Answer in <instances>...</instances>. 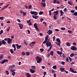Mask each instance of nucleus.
I'll use <instances>...</instances> for the list:
<instances>
[{
  "instance_id": "obj_1",
  "label": "nucleus",
  "mask_w": 77,
  "mask_h": 77,
  "mask_svg": "<svg viewBox=\"0 0 77 77\" xmlns=\"http://www.w3.org/2000/svg\"><path fill=\"white\" fill-rule=\"evenodd\" d=\"M35 59L37 61L38 63H40L42 61V58L39 56H37L35 57Z\"/></svg>"
},
{
  "instance_id": "obj_2",
  "label": "nucleus",
  "mask_w": 77,
  "mask_h": 77,
  "mask_svg": "<svg viewBox=\"0 0 77 77\" xmlns=\"http://www.w3.org/2000/svg\"><path fill=\"white\" fill-rule=\"evenodd\" d=\"M50 38L48 39V41L46 42V45L47 46V47H50L51 45V42H49L50 41Z\"/></svg>"
},
{
  "instance_id": "obj_3",
  "label": "nucleus",
  "mask_w": 77,
  "mask_h": 77,
  "mask_svg": "<svg viewBox=\"0 0 77 77\" xmlns=\"http://www.w3.org/2000/svg\"><path fill=\"white\" fill-rule=\"evenodd\" d=\"M13 40V39H11L10 38H8V43L9 44H11L12 43V40Z\"/></svg>"
},
{
  "instance_id": "obj_4",
  "label": "nucleus",
  "mask_w": 77,
  "mask_h": 77,
  "mask_svg": "<svg viewBox=\"0 0 77 77\" xmlns=\"http://www.w3.org/2000/svg\"><path fill=\"white\" fill-rule=\"evenodd\" d=\"M70 49L72 50V51H75L77 50V48L74 46H72L71 48H70Z\"/></svg>"
},
{
  "instance_id": "obj_5",
  "label": "nucleus",
  "mask_w": 77,
  "mask_h": 77,
  "mask_svg": "<svg viewBox=\"0 0 77 77\" xmlns=\"http://www.w3.org/2000/svg\"><path fill=\"white\" fill-rule=\"evenodd\" d=\"M37 23H34V26L35 29L37 30H38V26H37Z\"/></svg>"
},
{
  "instance_id": "obj_6",
  "label": "nucleus",
  "mask_w": 77,
  "mask_h": 77,
  "mask_svg": "<svg viewBox=\"0 0 77 77\" xmlns=\"http://www.w3.org/2000/svg\"><path fill=\"white\" fill-rule=\"evenodd\" d=\"M8 60L7 59L2 60L1 62V63L4 64L5 62H8Z\"/></svg>"
},
{
  "instance_id": "obj_7",
  "label": "nucleus",
  "mask_w": 77,
  "mask_h": 77,
  "mask_svg": "<svg viewBox=\"0 0 77 77\" xmlns=\"http://www.w3.org/2000/svg\"><path fill=\"white\" fill-rule=\"evenodd\" d=\"M18 25H19V26L20 27V29H23V25L22 24H21L20 23H18Z\"/></svg>"
},
{
  "instance_id": "obj_8",
  "label": "nucleus",
  "mask_w": 77,
  "mask_h": 77,
  "mask_svg": "<svg viewBox=\"0 0 77 77\" xmlns=\"http://www.w3.org/2000/svg\"><path fill=\"white\" fill-rule=\"evenodd\" d=\"M52 32H53L52 31L50 30H48V31L47 32V33H48V34L49 35H50L51 34Z\"/></svg>"
},
{
  "instance_id": "obj_9",
  "label": "nucleus",
  "mask_w": 77,
  "mask_h": 77,
  "mask_svg": "<svg viewBox=\"0 0 77 77\" xmlns=\"http://www.w3.org/2000/svg\"><path fill=\"white\" fill-rule=\"evenodd\" d=\"M48 38L46 37L45 38V40L43 42V44H45V43H46L48 41Z\"/></svg>"
},
{
  "instance_id": "obj_10",
  "label": "nucleus",
  "mask_w": 77,
  "mask_h": 77,
  "mask_svg": "<svg viewBox=\"0 0 77 77\" xmlns=\"http://www.w3.org/2000/svg\"><path fill=\"white\" fill-rule=\"evenodd\" d=\"M30 72H31V73H34L35 72V70H34L33 69H30Z\"/></svg>"
},
{
  "instance_id": "obj_11",
  "label": "nucleus",
  "mask_w": 77,
  "mask_h": 77,
  "mask_svg": "<svg viewBox=\"0 0 77 77\" xmlns=\"http://www.w3.org/2000/svg\"><path fill=\"white\" fill-rule=\"evenodd\" d=\"M58 11H55V12L54 13V15H58Z\"/></svg>"
},
{
  "instance_id": "obj_12",
  "label": "nucleus",
  "mask_w": 77,
  "mask_h": 77,
  "mask_svg": "<svg viewBox=\"0 0 77 77\" xmlns=\"http://www.w3.org/2000/svg\"><path fill=\"white\" fill-rule=\"evenodd\" d=\"M27 77H31V75L28 73H26Z\"/></svg>"
},
{
  "instance_id": "obj_13",
  "label": "nucleus",
  "mask_w": 77,
  "mask_h": 77,
  "mask_svg": "<svg viewBox=\"0 0 77 77\" xmlns=\"http://www.w3.org/2000/svg\"><path fill=\"white\" fill-rule=\"evenodd\" d=\"M60 16H62L64 14V12H63L62 10H60Z\"/></svg>"
},
{
  "instance_id": "obj_14",
  "label": "nucleus",
  "mask_w": 77,
  "mask_h": 77,
  "mask_svg": "<svg viewBox=\"0 0 77 77\" xmlns=\"http://www.w3.org/2000/svg\"><path fill=\"white\" fill-rule=\"evenodd\" d=\"M70 71L73 73H75V71L72 68H70Z\"/></svg>"
},
{
  "instance_id": "obj_15",
  "label": "nucleus",
  "mask_w": 77,
  "mask_h": 77,
  "mask_svg": "<svg viewBox=\"0 0 77 77\" xmlns=\"http://www.w3.org/2000/svg\"><path fill=\"white\" fill-rule=\"evenodd\" d=\"M60 69L61 72H63L64 70H65V68H63V67H62Z\"/></svg>"
},
{
  "instance_id": "obj_16",
  "label": "nucleus",
  "mask_w": 77,
  "mask_h": 77,
  "mask_svg": "<svg viewBox=\"0 0 77 77\" xmlns=\"http://www.w3.org/2000/svg\"><path fill=\"white\" fill-rule=\"evenodd\" d=\"M2 44H3V45H5V44H6V42L4 40H2Z\"/></svg>"
},
{
  "instance_id": "obj_17",
  "label": "nucleus",
  "mask_w": 77,
  "mask_h": 77,
  "mask_svg": "<svg viewBox=\"0 0 77 77\" xmlns=\"http://www.w3.org/2000/svg\"><path fill=\"white\" fill-rule=\"evenodd\" d=\"M9 4H8L7 5L3 7V8H2V9H5V8H7V7L9 6Z\"/></svg>"
},
{
  "instance_id": "obj_18",
  "label": "nucleus",
  "mask_w": 77,
  "mask_h": 77,
  "mask_svg": "<svg viewBox=\"0 0 77 77\" xmlns=\"http://www.w3.org/2000/svg\"><path fill=\"white\" fill-rule=\"evenodd\" d=\"M57 41L58 42V43H61V41H60V39L59 38H58L57 39Z\"/></svg>"
},
{
  "instance_id": "obj_19",
  "label": "nucleus",
  "mask_w": 77,
  "mask_h": 77,
  "mask_svg": "<svg viewBox=\"0 0 77 77\" xmlns=\"http://www.w3.org/2000/svg\"><path fill=\"white\" fill-rule=\"evenodd\" d=\"M31 68L33 69V70H35L36 69V66H31Z\"/></svg>"
},
{
  "instance_id": "obj_20",
  "label": "nucleus",
  "mask_w": 77,
  "mask_h": 77,
  "mask_svg": "<svg viewBox=\"0 0 77 77\" xmlns=\"http://www.w3.org/2000/svg\"><path fill=\"white\" fill-rule=\"evenodd\" d=\"M55 44H57V45H58V46H59L60 47V44L58 42H56L55 43Z\"/></svg>"
},
{
  "instance_id": "obj_21",
  "label": "nucleus",
  "mask_w": 77,
  "mask_h": 77,
  "mask_svg": "<svg viewBox=\"0 0 77 77\" xmlns=\"http://www.w3.org/2000/svg\"><path fill=\"white\" fill-rule=\"evenodd\" d=\"M41 5H42V6L43 7H45V6H46V5H45V4L44 3V4H43L42 2L41 3Z\"/></svg>"
},
{
  "instance_id": "obj_22",
  "label": "nucleus",
  "mask_w": 77,
  "mask_h": 77,
  "mask_svg": "<svg viewBox=\"0 0 77 77\" xmlns=\"http://www.w3.org/2000/svg\"><path fill=\"white\" fill-rule=\"evenodd\" d=\"M57 53L58 54H59V55H62V52H60V51H57Z\"/></svg>"
},
{
  "instance_id": "obj_23",
  "label": "nucleus",
  "mask_w": 77,
  "mask_h": 77,
  "mask_svg": "<svg viewBox=\"0 0 77 77\" xmlns=\"http://www.w3.org/2000/svg\"><path fill=\"white\" fill-rule=\"evenodd\" d=\"M66 45L67 46H70V45L69 43V42H66Z\"/></svg>"
},
{
  "instance_id": "obj_24",
  "label": "nucleus",
  "mask_w": 77,
  "mask_h": 77,
  "mask_svg": "<svg viewBox=\"0 0 77 77\" xmlns=\"http://www.w3.org/2000/svg\"><path fill=\"white\" fill-rule=\"evenodd\" d=\"M33 14H34V15H37L38 14V13H37L36 11H33Z\"/></svg>"
},
{
  "instance_id": "obj_25",
  "label": "nucleus",
  "mask_w": 77,
  "mask_h": 77,
  "mask_svg": "<svg viewBox=\"0 0 77 77\" xmlns=\"http://www.w3.org/2000/svg\"><path fill=\"white\" fill-rule=\"evenodd\" d=\"M50 54L52 56H53L54 55V52L53 51H52L51 52Z\"/></svg>"
},
{
  "instance_id": "obj_26",
  "label": "nucleus",
  "mask_w": 77,
  "mask_h": 77,
  "mask_svg": "<svg viewBox=\"0 0 77 77\" xmlns=\"http://www.w3.org/2000/svg\"><path fill=\"white\" fill-rule=\"evenodd\" d=\"M10 71L11 72H14V71H15V69H10Z\"/></svg>"
},
{
  "instance_id": "obj_27",
  "label": "nucleus",
  "mask_w": 77,
  "mask_h": 77,
  "mask_svg": "<svg viewBox=\"0 0 77 77\" xmlns=\"http://www.w3.org/2000/svg\"><path fill=\"white\" fill-rule=\"evenodd\" d=\"M56 15H54V19L55 20H56L57 19V17Z\"/></svg>"
},
{
  "instance_id": "obj_28",
  "label": "nucleus",
  "mask_w": 77,
  "mask_h": 77,
  "mask_svg": "<svg viewBox=\"0 0 77 77\" xmlns=\"http://www.w3.org/2000/svg\"><path fill=\"white\" fill-rule=\"evenodd\" d=\"M26 54L27 56H29L30 55V53L29 52H26Z\"/></svg>"
},
{
  "instance_id": "obj_29",
  "label": "nucleus",
  "mask_w": 77,
  "mask_h": 77,
  "mask_svg": "<svg viewBox=\"0 0 77 77\" xmlns=\"http://www.w3.org/2000/svg\"><path fill=\"white\" fill-rule=\"evenodd\" d=\"M43 11H40L39 13V15H42L43 14Z\"/></svg>"
},
{
  "instance_id": "obj_30",
  "label": "nucleus",
  "mask_w": 77,
  "mask_h": 77,
  "mask_svg": "<svg viewBox=\"0 0 77 77\" xmlns=\"http://www.w3.org/2000/svg\"><path fill=\"white\" fill-rule=\"evenodd\" d=\"M5 73L7 75H9V71L7 70L5 71Z\"/></svg>"
},
{
  "instance_id": "obj_31",
  "label": "nucleus",
  "mask_w": 77,
  "mask_h": 77,
  "mask_svg": "<svg viewBox=\"0 0 77 77\" xmlns=\"http://www.w3.org/2000/svg\"><path fill=\"white\" fill-rule=\"evenodd\" d=\"M53 68L54 69H57V66H54L53 67Z\"/></svg>"
},
{
  "instance_id": "obj_32",
  "label": "nucleus",
  "mask_w": 77,
  "mask_h": 77,
  "mask_svg": "<svg viewBox=\"0 0 77 77\" xmlns=\"http://www.w3.org/2000/svg\"><path fill=\"white\" fill-rule=\"evenodd\" d=\"M61 29L62 30H65L66 29V28L64 27H62L61 28Z\"/></svg>"
},
{
  "instance_id": "obj_33",
  "label": "nucleus",
  "mask_w": 77,
  "mask_h": 77,
  "mask_svg": "<svg viewBox=\"0 0 77 77\" xmlns=\"http://www.w3.org/2000/svg\"><path fill=\"white\" fill-rule=\"evenodd\" d=\"M29 46H30L31 47H32L33 46V45L32 43H30V44H29Z\"/></svg>"
},
{
  "instance_id": "obj_34",
  "label": "nucleus",
  "mask_w": 77,
  "mask_h": 77,
  "mask_svg": "<svg viewBox=\"0 0 77 77\" xmlns=\"http://www.w3.org/2000/svg\"><path fill=\"white\" fill-rule=\"evenodd\" d=\"M73 15H75V16H77V12H75L73 13Z\"/></svg>"
},
{
  "instance_id": "obj_35",
  "label": "nucleus",
  "mask_w": 77,
  "mask_h": 77,
  "mask_svg": "<svg viewBox=\"0 0 77 77\" xmlns=\"http://www.w3.org/2000/svg\"><path fill=\"white\" fill-rule=\"evenodd\" d=\"M22 54L23 55H25V52L24 51L22 52Z\"/></svg>"
},
{
  "instance_id": "obj_36",
  "label": "nucleus",
  "mask_w": 77,
  "mask_h": 77,
  "mask_svg": "<svg viewBox=\"0 0 77 77\" xmlns=\"http://www.w3.org/2000/svg\"><path fill=\"white\" fill-rule=\"evenodd\" d=\"M61 63L62 64V65H65V62H64L63 61H62V62H61Z\"/></svg>"
},
{
  "instance_id": "obj_37",
  "label": "nucleus",
  "mask_w": 77,
  "mask_h": 77,
  "mask_svg": "<svg viewBox=\"0 0 77 77\" xmlns=\"http://www.w3.org/2000/svg\"><path fill=\"white\" fill-rule=\"evenodd\" d=\"M68 4H69L70 5H72V2H68Z\"/></svg>"
},
{
  "instance_id": "obj_38",
  "label": "nucleus",
  "mask_w": 77,
  "mask_h": 77,
  "mask_svg": "<svg viewBox=\"0 0 77 77\" xmlns=\"http://www.w3.org/2000/svg\"><path fill=\"white\" fill-rule=\"evenodd\" d=\"M68 58L69 59V60L70 61H72V59L71 57H70L69 56L68 57Z\"/></svg>"
},
{
  "instance_id": "obj_39",
  "label": "nucleus",
  "mask_w": 77,
  "mask_h": 77,
  "mask_svg": "<svg viewBox=\"0 0 77 77\" xmlns=\"http://www.w3.org/2000/svg\"><path fill=\"white\" fill-rule=\"evenodd\" d=\"M21 47V46H19V45H18V46L17 47V48L18 49H20Z\"/></svg>"
},
{
  "instance_id": "obj_40",
  "label": "nucleus",
  "mask_w": 77,
  "mask_h": 77,
  "mask_svg": "<svg viewBox=\"0 0 77 77\" xmlns=\"http://www.w3.org/2000/svg\"><path fill=\"white\" fill-rule=\"evenodd\" d=\"M23 15L24 16H25V15H26V13L25 12H23Z\"/></svg>"
},
{
  "instance_id": "obj_41",
  "label": "nucleus",
  "mask_w": 77,
  "mask_h": 77,
  "mask_svg": "<svg viewBox=\"0 0 77 77\" xmlns=\"http://www.w3.org/2000/svg\"><path fill=\"white\" fill-rule=\"evenodd\" d=\"M74 54L72 53L70 54V56L71 57H72L74 56Z\"/></svg>"
},
{
  "instance_id": "obj_42",
  "label": "nucleus",
  "mask_w": 77,
  "mask_h": 77,
  "mask_svg": "<svg viewBox=\"0 0 77 77\" xmlns=\"http://www.w3.org/2000/svg\"><path fill=\"white\" fill-rule=\"evenodd\" d=\"M72 44H73V45L74 46H76V43L75 42H73Z\"/></svg>"
},
{
  "instance_id": "obj_43",
  "label": "nucleus",
  "mask_w": 77,
  "mask_h": 77,
  "mask_svg": "<svg viewBox=\"0 0 77 77\" xmlns=\"http://www.w3.org/2000/svg\"><path fill=\"white\" fill-rule=\"evenodd\" d=\"M24 44H25V45H28L27 43L26 42H25V41L24 40Z\"/></svg>"
},
{
  "instance_id": "obj_44",
  "label": "nucleus",
  "mask_w": 77,
  "mask_h": 77,
  "mask_svg": "<svg viewBox=\"0 0 77 77\" xmlns=\"http://www.w3.org/2000/svg\"><path fill=\"white\" fill-rule=\"evenodd\" d=\"M32 6L31 5H29V7L28 8V9H31V8H32Z\"/></svg>"
},
{
  "instance_id": "obj_45",
  "label": "nucleus",
  "mask_w": 77,
  "mask_h": 77,
  "mask_svg": "<svg viewBox=\"0 0 77 77\" xmlns=\"http://www.w3.org/2000/svg\"><path fill=\"white\" fill-rule=\"evenodd\" d=\"M10 51L11 53L12 54H13V52H14V51H13L12 49L10 50Z\"/></svg>"
},
{
  "instance_id": "obj_46",
  "label": "nucleus",
  "mask_w": 77,
  "mask_h": 77,
  "mask_svg": "<svg viewBox=\"0 0 77 77\" xmlns=\"http://www.w3.org/2000/svg\"><path fill=\"white\" fill-rule=\"evenodd\" d=\"M3 55H2L0 56V59H2L3 57Z\"/></svg>"
},
{
  "instance_id": "obj_47",
  "label": "nucleus",
  "mask_w": 77,
  "mask_h": 77,
  "mask_svg": "<svg viewBox=\"0 0 77 77\" xmlns=\"http://www.w3.org/2000/svg\"><path fill=\"white\" fill-rule=\"evenodd\" d=\"M12 47L13 48H16L15 45H14V44H13L12 45Z\"/></svg>"
},
{
  "instance_id": "obj_48",
  "label": "nucleus",
  "mask_w": 77,
  "mask_h": 77,
  "mask_svg": "<svg viewBox=\"0 0 77 77\" xmlns=\"http://www.w3.org/2000/svg\"><path fill=\"white\" fill-rule=\"evenodd\" d=\"M4 19V17H0V19L2 20H3Z\"/></svg>"
},
{
  "instance_id": "obj_49",
  "label": "nucleus",
  "mask_w": 77,
  "mask_h": 77,
  "mask_svg": "<svg viewBox=\"0 0 77 77\" xmlns=\"http://www.w3.org/2000/svg\"><path fill=\"white\" fill-rule=\"evenodd\" d=\"M68 32H69V33H71L72 32L71 31L69 30H68Z\"/></svg>"
},
{
  "instance_id": "obj_50",
  "label": "nucleus",
  "mask_w": 77,
  "mask_h": 77,
  "mask_svg": "<svg viewBox=\"0 0 77 77\" xmlns=\"http://www.w3.org/2000/svg\"><path fill=\"white\" fill-rule=\"evenodd\" d=\"M15 72H13V73H12V75L14 76H15Z\"/></svg>"
},
{
  "instance_id": "obj_51",
  "label": "nucleus",
  "mask_w": 77,
  "mask_h": 77,
  "mask_svg": "<svg viewBox=\"0 0 77 77\" xmlns=\"http://www.w3.org/2000/svg\"><path fill=\"white\" fill-rule=\"evenodd\" d=\"M10 27H8V28H7V31L8 32L9 31V30L10 29Z\"/></svg>"
},
{
  "instance_id": "obj_52",
  "label": "nucleus",
  "mask_w": 77,
  "mask_h": 77,
  "mask_svg": "<svg viewBox=\"0 0 77 77\" xmlns=\"http://www.w3.org/2000/svg\"><path fill=\"white\" fill-rule=\"evenodd\" d=\"M52 72L53 74H54L55 72V71L54 70L52 69Z\"/></svg>"
},
{
  "instance_id": "obj_53",
  "label": "nucleus",
  "mask_w": 77,
  "mask_h": 77,
  "mask_svg": "<svg viewBox=\"0 0 77 77\" xmlns=\"http://www.w3.org/2000/svg\"><path fill=\"white\" fill-rule=\"evenodd\" d=\"M2 45V41H0V47Z\"/></svg>"
},
{
  "instance_id": "obj_54",
  "label": "nucleus",
  "mask_w": 77,
  "mask_h": 77,
  "mask_svg": "<svg viewBox=\"0 0 77 77\" xmlns=\"http://www.w3.org/2000/svg\"><path fill=\"white\" fill-rule=\"evenodd\" d=\"M66 61H67V62H69V61L68 57H66Z\"/></svg>"
},
{
  "instance_id": "obj_55",
  "label": "nucleus",
  "mask_w": 77,
  "mask_h": 77,
  "mask_svg": "<svg viewBox=\"0 0 77 77\" xmlns=\"http://www.w3.org/2000/svg\"><path fill=\"white\" fill-rule=\"evenodd\" d=\"M60 50H61V52L62 53V51H63V49H62V48H60Z\"/></svg>"
},
{
  "instance_id": "obj_56",
  "label": "nucleus",
  "mask_w": 77,
  "mask_h": 77,
  "mask_svg": "<svg viewBox=\"0 0 77 77\" xmlns=\"http://www.w3.org/2000/svg\"><path fill=\"white\" fill-rule=\"evenodd\" d=\"M40 51L41 52H43L44 51V49L43 48H41L40 49Z\"/></svg>"
},
{
  "instance_id": "obj_57",
  "label": "nucleus",
  "mask_w": 77,
  "mask_h": 77,
  "mask_svg": "<svg viewBox=\"0 0 77 77\" xmlns=\"http://www.w3.org/2000/svg\"><path fill=\"white\" fill-rule=\"evenodd\" d=\"M56 0H54L53 1V3L54 4L56 3Z\"/></svg>"
},
{
  "instance_id": "obj_58",
  "label": "nucleus",
  "mask_w": 77,
  "mask_h": 77,
  "mask_svg": "<svg viewBox=\"0 0 77 77\" xmlns=\"http://www.w3.org/2000/svg\"><path fill=\"white\" fill-rule=\"evenodd\" d=\"M52 47H53L52 45H51L50 46V47L49 49H50V50H51V48H52Z\"/></svg>"
},
{
  "instance_id": "obj_59",
  "label": "nucleus",
  "mask_w": 77,
  "mask_h": 77,
  "mask_svg": "<svg viewBox=\"0 0 77 77\" xmlns=\"http://www.w3.org/2000/svg\"><path fill=\"white\" fill-rule=\"evenodd\" d=\"M8 38H7L4 39V40L6 41H8Z\"/></svg>"
},
{
  "instance_id": "obj_60",
  "label": "nucleus",
  "mask_w": 77,
  "mask_h": 77,
  "mask_svg": "<svg viewBox=\"0 0 77 77\" xmlns=\"http://www.w3.org/2000/svg\"><path fill=\"white\" fill-rule=\"evenodd\" d=\"M31 14H34V11H30Z\"/></svg>"
},
{
  "instance_id": "obj_61",
  "label": "nucleus",
  "mask_w": 77,
  "mask_h": 77,
  "mask_svg": "<svg viewBox=\"0 0 77 77\" xmlns=\"http://www.w3.org/2000/svg\"><path fill=\"white\" fill-rule=\"evenodd\" d=\"M67 9L66 8H65L64 10V11L65 12H66L67 11Z\"/></svg>"
},
{
  "instance_id": "obj_62",
  "label": "nucleus",
  "mask_w": 77,
  "mask_h": 77,
  "mask_svg": "<svg viewBox=\"0 0 77 77\" xmlns=\"http://www.w3.org/2000/svg\"><path fill=\"white\" fill-rule=\"evenodd\" d=\"M55 31H57V32H58L59 31V30L57 29H56L55 30Z\"/></svg>"
},
{
  "instance_id": "obj_63",
  "label": "nucleus",
  "mask_w": 77,
  "mask_h": 77,
  "mask_svg": "<svg viewBox=\"0 0 77 77\" xmlns=\"http://www.w3.org/2000/svg\"><path fill=\"white\" fill-rule=\"evenodd\" d=\"M28 24L29 26H31L32 25V23L31 22H30L29 23H28Z\"/></svg>"
},
{
  "instance_id": "obj_64",
  "label": "nucleus",
  "mask_w": 77,
  "mask_h": 77,
  "mask_svg": "<svg viewBox=\"0 0 77 77\" xmlns=\"http://www.w3.org/2000/svg\"><path fill=\"white\" fill-rule=\"evenodd\" d=\"M45 0H42V3L43 2H44L45 3Z\"/></svg>"
}]
</instances>
